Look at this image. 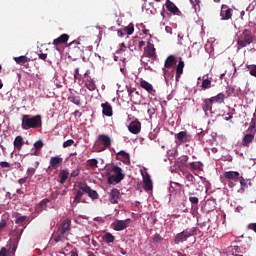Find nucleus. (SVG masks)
Returning a JSON list of instances; mask_svg holds the SVG:
<instances>
[{"mask_svg":"<svg viewBox=\"0 0 256 256\" xmlns=\"http://www.w3.org/2000/svg\"><path fill=\"white\" fill-rule=\"evenodd\" d=\"M106 177H108V185H115L121 183L125 179V174H123V169H121V167L114 165L107 169Z\"/></svg>","mask_w":256,"mask_h":256,"instance_id":"1","label":"nucleus"},{"mask_svg":"<svg viewBox=\"0 0 256 256\" xmlns=\"http://www.w3.org/2000/svg\"><path fill=\"white\" fill-rule=\"evenodd\" d=\"M38 127H41V116L36 115V116H29V115H24L22 117V129H37Z\"/></svg>","mask_w":256,"mask_h":256,"instance_id":"2","label":"nucleus"},{"mask_svg":"<svg viewBox=\"0 0 256 256\" xmlns=\"http://www.w3.org/2000/svg\"><path fill=\"white\" fill-rule=\"evenodd\" d=\"M69 235H71L70 225H58L54 230V241L59 243V241H66Z\"/></svg>","mask_w":256,"mask_h":256,"instance_id":"3","label":"nucleus"},{"mask_svg":"<svg viewBox=\"0 0 256 256\" xmlns=\"http://www.w3.org/2000/svg\"><path fill=\"white\" fill-rule=\"evenodd\" d=\"M110 146H111V137L105 134H100L98 135L93 148H94V151H96V153H101L105 151V149H109Z\"/></svg>","mask_w":256,"mask_h":256,"instance_id":"4","label":"nucleus"},{"mask_svg":"<svg viewBox=\"0 0 256 256\" xmlns=\"http://www.w3.org/2000/svg\"><path fill=\"white\" fill-rule=\"evenodd\" d=\"M79 39L80 38L68 44V53L71 57H74V59H77V57H82L85 51V46L81 45Z\"/></svg>","mask_w":256,"mask_h":256,"instance_id":"5","label":"nucleus"},{"mask_svg":"<svg viewBox=\"0 0 256 256\" xmlns=\"http://www.w3.org/2000/svg\"><path fill=\"white\" fill-rule=\"evenodd\" d=\"M254 39L253 35L247 33V30H244L243 37L237 40V45L241 48L247 47V45H251V43H253Z\"/></svg>","mask_w":256,"mask_h":256,"instance_id":"6","label":"nucleus"},{"mask_svg":"<svg viewBox=\"0 0 256 256\" xmlns=\"http://www.w3.org/2000/svg\"><path fill=\"white\" fill-rule=\"evenodd\" d=\"M83 81L85 83V87H87L89 91H95L97 89V86L95 85V80H93L91 76L87 74V72L84 74Z\"/></svg>","mask_w":256,"mask_h":256,"instance_id":"7","label":"nucleus"},{"mask_svg":"<svg viewBox=\"0 0 256 256\" xmlns=\"http://www.w3.org/2000/svg\"><path fill=\"white\" fill-rule=\"evenodd\" d=\"M128 130L130 133H133V135H139V133H141V122H139V120L132 121L128 126Z\"/></svg>","mask_w":256,"mask_h":256,"instance_id":"8","label":"nucleus"},{"mask_svg":"<svg viewBox=\"0 0 256 256\" xmlns=\"http://www.w3.org/2000/svg\"><path fill=\"white\" fill-rule=\"evenodd\" d=\"M202 111H204L205 115H209V112L213 113V100H211V98L203 100Z\"/></svg>","mask_w":256,"mask_h":256,"instance_id":"9","label":"nucleus"},{"mask_svg":"<svg viewBox=\"0 0 256 256\" xmlns=\"http://www.w3.org/2000/svg\"><path fill=\"white\" fill-rule=\"evenodd\" d=\"M196 233H197V230L183 231L177 235L175 242L181 243V241H185V239H187V237H191L192 235H195Z\"/></svg>","mask_w":256,"mask_h":256,"instance_id":"10","label":"nucleus"},{"mask_svg":"<svg viewBox=\"0 0 256 256\" xmlns=\"http://www.w3.org/2000/svg\"><path fill=\"white\" fill-rule=\"evenodd\" d=\"M80 189L84 193H87L90 199H99V194L97 193V191L91 189L88 185H81Z\"/></svg>","mask_w":256,"mask_h":256,"instance_id":"11","label":"nucleus"},{"mask_svg":"<svg viewBox=\"0 0 256 256\" xmlns=\"http://www.w3.org/2000/svg\"><path fill=\"white\" fill-rule=\"evenodd\" d=\"M63 165V158L61 156H53L50 158V168L59 169Z\"/></svg>","mask_w":256,"mask_h":256,"instance_id":"12","label":"nucleus"},{"mask_svg":"<svg viewBox=\"0 0 256 256\" xmlns=\"http://www.w3.org/2000/svg\"><path fill=\"white\" fill-rule=\"evenodd\" d=\"M224 178H226L228 181H239L241 174L237 171H227L224 172Z\"/></svg>","mask_w":256,"mask_h":256,"instance_id":"13","label":"nucleus"},{"mask_svg":"<svg viewBox=\"0 0 256 256\" xmlns=\"http://www.w3.org/2000/svg\"><path fill=\"white\" fill-rule=\"evenodd\" d=\"M165 6L167 11H169L170 13H173V15H177V13H181L177 5H175V3H173L171 0H166Z\"/></svg>","mask_w":256,"mask_h":256,"instance_id":"14","label":"nucleus"},{"mask_svg":"<svg viewBox=\"0 0 256 256\" xmlns=\"http://www.w3.org/2000/svg\"><path fill=\"white\" fill-rule=\"evenodd\" d=\"M120 195L121 193L117 188L112 189L111 192L109 193L110 203L112 204L118 203Z\"/></svg>","mask_w":256,"mask_h":256,"instance_id":"15","label":"nucleus"},{"mask_svg":"<svg viewBox=\"0 0 256 256\" xmlns=\"http://www.w3.org/2000/svg\"><path fill=\"white\" fill-rule=\"evenodd\" d=\"M101 107L103 115H106V117L113 116V107H111V104H109V102L102 103Z\"/></svg>","mask_w":256,"mask_h":256,"instance_id":"16","label":"nucleus"},{"mask_svg":"<svg viewBox=\"0 0 256 256\" xmlns=\"http://www.w3.org/2000/svg\"><path fill=\"white\" fill-rule=\"evenodd\" d=\"M179 143H189L191 141V135L187 134V131H181L177 134Z\"/></svg>","mask_w":256,"mask_h":256,"instance_id":"17","label":"nucleus"},{"mask_svg":"<svg viewBox=\"0 0 256 256\" xmlns=\"http://www.w3.org/2000/svg\"><path fill=\"white\" fill-rule=\"evenodd\" d=\"M69 41V35L68 34H62L58 38L53 40V45L56 47L59 45H63V43H67Z\"/></svg>","mask_w":256,"mask_h":256,"instance_id":"18","label":"nucleus"},{"mask_svg":"<svg viewBox=\"0 0 256 256\" xmlns=\"http://www.w3.org/2000/svg\"><path fill=\"white\" fill-rule=\"evenodd\" d=\"M185 67V62L183 59L180 58L179 63L176 67V81L179 82V79H181V75H183V69Z\"/></svg>","mask_w":256,"mask_h":256,"instance_id":"19","label":"nucleus"},{"mask_svg":"<svg viewBox=\"0 0 256 256\" xmlns=\"http://www.w3.org/2000/svg\"><path fill=\"white\" fill-rule=\"evenodd\" d=\"M143 183H144V190L145 191H151L153 189V181L151 180V177L149 174L146 176H143Z\"/></svg>","mask_w":256,"mask_h":256,"instance_id":"20","label":"nucleus"},{"mask_svg":"<svg viewBox=\"0 0 256 256\" xmlns=\"http://www.w3.org/2000/svg\"><path fill=\"white\" fill-rule=\"evenodd\" d=\"M253 141H255V135L254 134H246L242 139V145L244 147H249V145H251V143H253Z\"/></svg>","mask_w":256,"mask_h":256,"instance_id":"21","label":"nucleus"},{"mask_svg":"<svg viewBox=\"0 0 256 256\" xmlns=\"http://www.w3.org/2000/svg\"><path fill=\"white\" fill-rule=\"evenodd\" d=\"M140 87L145 89L148 93H153L155 91V89H153V85L145 80L140 81Z\"/></svg>","mask_w":256,"mask_h":256,"instance_id":"22","label":"nucleus"},{"mask_svg":"<svg viewBox=\"0 0 256 256\" xmlns=\"http://www.w3.org/2000/svg\"><path fill=\"white\" fill-rule=\"evenodd\" d=\"M60 185H65L67 179H69V171L61 170L59 173Z\"/></svg>","mask_w":256,"mask_h":256,"instance_id":"23","label":"nucleus"},{"mask_svg":"<svg viewBox=\"0 0 256 256\" xmlns=\"http://www.w3.org/2000/svg\"><path fill=\"white\" fill-rule=\"evenodd\" d=\"M83 193H85L83 190H81V186L79 187V190L76 193V196L74 197V201L72 203L73 207H76L77 204L81 203V198L83 197Z\"/></svg>","mask_w":256,"mask_h":256,"instance_id":"24","label":"nucleus"},{"mask_svg":"<svg viewBox=\"0 0 256 256\" xmlns=\"http://www.w3.org/2000/svg\"><path fill=\"white\" fill-rule=\"evenodd\" d=\"M175 65V56L170 55L166 58L164 67L166 69H171Z\"/></svg>","mask_w":256,"mask_h":256,"instance_id":"25","label":"nucleus"},{"mask_svg":"<svg viewBox=\"0 0 256 256\" xmlns=\"http://www.w3.org/2000/svg\"><path fill=\"white\" fill-rule=\"evenodd\" d=\"M14 61L18 64V65H25V63H29V61H31V58L23 55V56H19V57H15Z\"/></svg>","mask_w":256,"mask_h":256,"instance_id":"26","label":"nucleus"},{"mask_svg":"<svg viewBox=\"0 0 256 256\" xmlns=\"http://www.w3.org/2000/svg\"><path fill=\"white\" fill-rule=\"evenodd\" d=\"M221 20L222 21H229V19H231L233 17V9L228 8L225 11V14H223V12H221Z\"/></svg>","mask_w":256,"mask_h":256,"instance_id":"27","label":"nucleus"},{"mask_svg":"<svg viewBox=\"0 0 256 256\" xmlns=\"http://www.w3.org/2000/svg\"><path fill=\"white\" fill-rule=\"evenodd\" d=\"M191 171H203V164L201 162H192L189 164Z\"/></svg>","mask_w":256,"mask_h":256,"instance_id":"28","label":"nucleus"},{"mask_svg":"<svg viewBox=\"0 0 256 256\" xmlns=\"http://www.w3.org/2000/svg\"><path fill=\"white\" fill-rule=\"evenodd\" d=\"M14 147L18 151H21V149L23 148V137L22 136H17L15 138V140H14Z\"/></svg>","mask_w":256,"mask_h":256,"instance_id":"29","label":"nucleus"},{"mask_svg":"<svg viewBox=\"0 0 256 256\" xmlns=\"http://www.w3.org/2000/svg\"><path fill=\"white\" fill-rule=\"evenodd\" d=\"M210 99L212 100V103H223L225 101V95L223 93H219Z\"/></svg>","mask_w":256,"mask_h":256,"instance_id":"30","label":"nucleus"},{"mask_svg":"<svg viewBox=\"0 0 256 256\" xmlns=\"http://www.w3.org/2000/svg\"><path fill=\"white\" fill-rule=\"evenodd\" d=\"M148 57H155V46L151 43H148L145 49Z\"/></svg>","mask_w":256,"mask_h":256,"instance_id":"31","label":"nucleus"},{"mask_svg":"<svg viewBox=\"0 0 256 256\" xmlns=\"http://www.w3.org/2000/svg\"><path fill=\"white\" fill-rule=\"evenodd\" d=\"M187 161H189V157L188 156H181L177 160L178 167H185L187 165Z\"/></svg>","mask_w":256,"mask_h":256,"instance_id":"32","label":"nucleus"},{"mask_svg":"<svg viewBox=\"0 0 256 256\" xmlns=\"http://www.w3.org/2000/svg\"><path fill=\"white\" fill-rule=\"evenodd\" d=\"M49 203V199L45 198L43 199L37 206L38 211H43L47 209V204Z\"/></svg>","mask_w":256,"mask_h":256,"instance_id":"33","label":"nucleus"},{"mask_svg":"<svg viewBox=\"0 0 256 256\" xmlns=\"http://www.w3.org/2000/svg\"><path fill=\"white\" fill-rule=\"evenodd\" d=\"M248 182L249 179H245L243 176L240 177V187L242 191H245V189H248Z\"/></svg>","mask_w":256,"mask_h":256,"instance_id":"34","label":"nucleus"},{"mask_svg":"<svg viewBox=\"0 0 256 256\" xmlns=\"http://www.w3.org/2000/svg\"><path fill=\"white\" fill-rule=\"evenodd\" d=\"M124 32L127 33V35H133L135 31V25L133 23H130L127 27L123 28Z\"/></svg>","mask_w":256,"mask_h":256,"instance_id":"35","label":"nucleus"},{"mask_svg":"<svg viewBox=\"0 0 256 256\" xmlns=\"http://www.w3.org/2000/svg\"><path fill=\"white\" fill-rule=\"evenodd\" d=\"M103 239L106 243H113L115 241V236L113 234L107 232L104 236Z\"/></svg>","mask_w":256,"mask_h":256,"instance_id":"36","label":"nucleus"},{"mask_svg":"<svg viewBox=\"0 0 256 256\" xmlns=\"http://www.w3.org/2000/svg\"><path fill=\"white\" fill-rule=\"evenodd\" d=\"M202 89L206 90V89H211V80H209V78H206L202 81L201 84Z\"/></svg>","mask_w":256,"mask_h":256,"instance_id":"37","label":"nucleus"},{"mask_svg":"<svg viewBox=\"0 0 256 256\" xmlns=\"http://www.w3.org/2000/svg\"><path fill=\"white\" fill-rule=\"evenodd\" d=\"M87 163H88L89 167H91V168L97 167V165H99V161H97V159H95V158L89 159L87 161Z\"/></svg>","mask_w":256,"mask_h":256,"instance_id":"38","label":"nucleus"},{"mask_svg":"<svg viewBox=\"0 0 256 256\" xmlns=\"http://www.w3.org/2000/svg\"><path fill=\"white\" fill-rule=\"evenodd\" d=\"M34 148L36 149V151H41V149H43V141L38 140L34 143Z\"/></svg>","mask_w":256,"mask_h":256,"instance_id":"39","label":"nucleus"},{"mask_svg":"<svg viewBox=\"0 0 256 256\" xmlns=\"http://www.w3.org/2000/svg\"><path fill=\"white\" fill-rule=\"evenodd\" d=\"M248 131H256V120L253 118L251 119Z\"/></svg>","mask_w":256,"mask_h":256,"instance_id":"40","label":"nucleus"},{"mask_svg":"<svg viewBox=\"0 0 256 256\" xmlns=\"http://www.w3.org/2000/svg\"><path fill=\"white\" fill-rule=\"evenodd\" d=\"M73 143H75V141L73 139H69V140L65 141L63 143L64 149H67V147H71L73 145Z\"/></svg>","mask_w":256,"mask_h":256,"instance_id":"41","label":"nucleus"},{"mask_svg":"<svg viewBox=\"0 0 256 256\" xmlns=\"http://www.w3.org/2000/svg\"><path fill=\"white\" fill-rule=\"evenodd\" d=\"M114 231H123L125 229H127L126 225H114L113 226Z\"/></svg>","mask_w":256,"mask_h":256,"instance_id":"42","label":"nucleus"},{"mask_svg":"<svg viewBox=\"0 0 256 256\" xmlns=\"http://www.w3.org/2000/svg\"><path fill=\"white\" fill-rule=\"evenodd\" d=\"M153 241H154V243H161V241H163V237H161V235H159V234H155L153 236Z\"/></svg>","mask_w":256,"mask_h":256,"instance_id":"43","label":"nucleus"},{"mask_svg":"<svg viewBox=\"0 0 256 256\" xmlns=\"http://www.w3.org/2000/svg\"><path fill=\"white\" fill-rule=\"evenodd\" d=\"M25 221H27V216H20V217L16 218L15 223H17L19 225V223H25Z\"/></svg>","mask_w":256,"mask_h":256,"instance_id":"44","label":"nucleus"},{"mask_svg":"<svg viewBox=\"0 0 256 256\" xmlns=\"http://www.w3.org/2000/svg\"><path fill=\"white\" fill-rule=\"evenodd\" d=\"M21 233H23V230H21L20 232L17 231V226H14V229L12 228V235H15V237H19V235H21Z\"/></svg>","mask_w":256,"mask_h":256,"instance_id":"45","label":"nucleus"},{"mask_svg":"<svg viewBox=\"0 0 256 256\" xmlns=\"http://www.w3.org/2000/svg\"><path fill=\"white\" fill-rule=\"evenodd\" d=\"M35 168H28L27 169V177H29V178H31V177H33L34 175H35Z\"/></svg>","mask_w":256,"mask_h":256,"instance_id":"46","label":"nucleus"},{"mask_svg":"<svg viewBox=\"0 0 256 256\" xmlns=\"http://www.w3.org/2000/svg\"><path fill=\"white\" fill-rule=\"evenodd\" d=\"M233 93H235V88L228 87L227 90H226L227 97H231V95H233Z\"/></svg>","mask_w":256,"mask_h":256,"instance_id":"47","label":"nucleus"},{"mask_svg":"<svg viewBox=\"0 0 256 256\" xmlns=\"http://www.w3.org/2000/svg\"><path fill=\"white\" fill-rule=\"evenodd\" d=\"M189 201H190V203H192V205H198L199 204V198H197V197L191 196L189 198Z\"/></svg>","mask_w":256,"mask_h":256,"instance_id":"48","label":"nucleus"},{"mask_svg":"<svg viewBox=\"0 0 256 256\" xmlns=\"http://www.w3.org/2000/svg\"><path fill=\"white\" fill-rule=\"evenodd\" d=\"M0 167H2V169H8L11 167V164L9 162H0Z\"/></svg>","mask_w":256,"mask_h":256,"instance_id":"49","label":"nucleus"},{"mask_svg":"<svg viewBox=\"0 0 256 256\" xmlns=\"http://www.w3.org/2000/svg\"><path fill=\"white\" fill-rule=\"evenodd\" d=\"M118 155H120L121 157H123L124 159H129V153L125 152V151H120L118 153Z\"/></svg>","mask_w":256,"mask_h":256,"instance_id":"50","label":"nucleus"},{"mask_svg":"<svg viewBox=\"0 0 256 256\" xmlns=\"http://www.w3.org/2000/svg\"><path fill=\"white\" fill-rule=\"evenodd\" d=\"M186 179H187V181H190L191 183H193L195 181V177L193 176V174H190V173H188L186 175Z\"/></svg>","mask_w":256,"mask_h":256,"instance_id":"51","label":"nucleus"},{"mask_svg":"<svg viewBox=\"0 0 256 256\" xmlns=\"http://www.w3.org/2000/svg\"><path fill=\"white\" fill-rule=\"evenodd\" d=\"M79 173H80L79 169L73 170L70 174V177H79Z\"/></svg>","mask_w":256,"mask_h":256,"instance_id":"52","label":"nucleus"},{"mask_svg":"<svg viewBox=\"0 0 256 256\" xmlns=\"http://www.w3.org/2000/svg\"><path fill=\"white\" fill-rule=\"evenodd\" d=\"M127 93L130 98L133 97V93H135V88H128Z\"/></svg>","mask_w":256,"mask_h":256,"instance_id":"53","label":"nucleus"},{"mask_svg":"<svg viewBox=\"0 0 256 256\" xmlns=\"http://www.w3.org/2000/svg\"><path fill=\"white\" fill-rule=\"evenodd\" d=\"M39 59H42V61H45L47 59V53H40L38 54Z\"/></svg>","mask_w":256,"mask_h":256,"instance_id":"54","label":"nucleus"},{"mask_svg":"<svg viewBox=\"0 0 256 256\" xmlns=\"http://www.w3.org/2000/svg\"><path fill=\"white\" fill-rule=\"evenodd\" d=\"M0 256H7V248H1Z\"/></svg>","mask_w":256,"mask_h":256,"instance_id":"55","label":"nucleus"},{"mask_svg":"<svg viewBox=\"0 0 256 256\" xmlns=\"http://www.w3.org/2000/svg\"><path fill=\"white\" fill-rule=\"evenodd\" d=\"M27 178H28V177L20 178V179L18 180L19 185H23V183H27Z\"/></svg>","mask_w":256,"mask_h":256,"instance_id":"56","label":"nucleus"},{"mask_svg":"<svg viewBox=\"0 0 256 256\" xmlns=\"http://www.w3.org/2000/svg\"><path fill=\"white\" fill-rule=\"evenodd\" d=\"M118 37H125V30L119 29L118 30Z\"/></svg>","mask_w":256,"mask_h":256,"instance_id":"57","label":"nucleus"},{"mask_svg":"<svg viewBox=\"0 0 256 256\" xmlns=\"http://www.w3.org/2000/svg\"><path fill=\"white\" fill-rule=\"evenodd\" d=\"M79 77H81V75L79 74V68H76L74 73V78L79 79Z\"/></svg>","mask_w":256,"mask_h":256,"instance_id":"58","label":"nucleus"},{"mask_svg":"<svg viewBox=\"0 0 256 256\" xmlns=\"http://www.w3.org/2000/svg\"><path fill=\"white\" fill-rule=\"evenodd\" d=\"M165 31L166 33H170L171 35V33H173V28H171L170 26H166Z\"/></svg>","mask_w":256,"mask_h":256,"instance_id":"59","label":"nucleus"},{"mask_svg":"<svg viewBox=\"0 0 256 256\" xmlns=\"http://www.w3.org/2000/svg\"><path fill=\"white\" fill-rule=\"evenodd\" d=\"M248 229H251L253 232L256 233V225H249Z\"/></svg>","mask_w":256,"mask_h":256,"instance_id":"60","label":"nucleus"},{"mask_svg":"<svg viewBox=\"0 0 256 256\" xmlns=\"http://www.w3.org/2000/svg\"><path fill=\"white\" fill-rule=\"evenodd\" d=\"M148 113H149V115H153L155 113V109L154 108H149Z\"/></svg>","mask_w":256,"mask_h":256,"instance_id":"61","label":"nucleus"},{"mask_svg":"<svg viewBox=\"0 0 256 256\" xmlns=\"http://www.w3.org/2000/svg\"><path fill=\"white\" fill-rule=\"evenodd\" d=\"M228 187H231V188L235 187V183L232 181L228 182Z\"/></svg>","mask_w":256,"mask_h":256,"instance_id":"62","label":"nucleus"},{"mask_svg":"<svg viewBox=\"0 0 256 256\" xmlns=\"http://www.w3.org/2000/svg\"><path fill=\"white\" fill-rule=\"evenodd\" d=\"M139 47L141 48V47H145V41H140L139 42Z\"/></svg>","mask_w":256,"mask_h":256,"instance_id":"63","label":"nucleus"},{"mask_svg":"<svg viewBox=\"0 0 256 256\" xmlns=\"http://www.w3.org/2000/svg\"><path fill=\"white\" fill-rule=\"evenodd\" d=\"M74 103H75V105H79V103H81V102L79 101V99H74Z\"/></svg>","mask_w":256,"mask_h":256,"instance_id":"64","label":"nucleus"}]
</instances>
